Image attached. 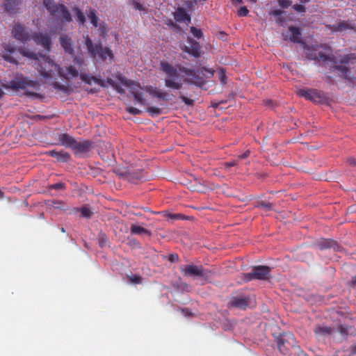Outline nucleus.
Returning a JSON list of instances; mask_svg holds the SVG:
<instances>
[{"label":"nucleus","instance_id":"obj_1","mask_svg":"<svg viewBox=\"0 0 356 356\" xmlns=\"http://www.w3.org/2000/svg\"><path fill=\"white\" fill-rule=\"evenodd\" d=\"M160 67L161 70L166 74L165 86L172 90H180L182 88L183 83L179 76V71L184 73L188 76L185 79L186 82L199 87H202L207 81L213 77L214 74V70L204 67L197 70H191L184 66H179L178 70L165 61H161Z\"/></svg>","mask_w":356,"mask_h":356},{"label":"nucleus","instance_id":"obj_2","mask_svg":"<svg viewBox=\"0 0 356 356\" xmlns=\"http://www.w3.org/2000/svg\"><path fill=\"white\" fill-rule=\"evenodd\" d=\"M20 52L24 56L35 59L34 65L36 70L44 78H52L53 73L57 72L58 73L59 65L56 64L53 60L49 56L44 55H39L38 57L35 53L20 49Z\"/></svg>","mask_w":356,"mask_h":356},{"label":"nucleus","instance_id":"obj_3","mask_svg":"<svg viewBox=\"0 0 356 356\" xmlns=\"http://www.w3.org/2000/svg\"><path fill=\"white\" fill-rule=\"evenodd\" d=\"M321 47L323 49L322 51L316 52V50L312 51L308 53L307 57L311 60H321L323 62L330 61L334 63H348L353 62L356 59V56L354 54H350L346 55L341 58H338L336 56L332 54V49L327 45H322Z\"/></svg>","mask_w":356,"mask_h":356},{"label":"nucleus","instance_id":"obj_4","mask_svg":"<svg viewBox=\"0 0 356 356\" xmlns=\"http://www.w3.org/2000/svg\"><path fill=\"white\" fill-rule=\"evenodd\" d=\"M85 45L93 58L98 57L102 60H106L107 58L111 60L113 58L114 56L110 48L104 47L101 44H94L88 36L86 38Z\"/></svg>","mask_w":356,"mask_h":356},{"label":"nucleus","instance_id":"obj_5","mask_svg":"<svg viewBox=\"0 0 356 356\" xmlns=\"http://www.w3.org/2000/svg\"><path fill=\"white\" fill-rule=\"evenodd\" d=\"M44 4L47 10L54 17L60 19L66 22L72 21L71 15L67 7L64 5L55 3L51 0H44Z\"/></svg>","mask_w":356,"mask_h":356},{"label":"nucleus","instance_id":"obj_6","mask_svg":"<svg viewBox=\"0 0 356 356\" xmlns=\"http://www.w3.org/2000/svg\"><path fill=\"white\" fill-rule=\"evenodd\" d=\"M277 344L280 353L284 355H289L291 349H299L296 338L290 332L280 334L277 338Z\"/></svg>","mask_w":356,"mask_h":356},{"label":"nucleus","instance_id":"obj_7","mask_svg":"<svg viewBox=\"0 0 356 356\" xmlns=\"http://www.w3.org/2000/svg\"><path fill=\"white\" fill-rule=\"evenodd\" d=\"M74 63H76L77 67H79L81 70V74L79 76L81 81L89 85H91L92 82L93 81L95 83L102 87H104V83L101 79H98L96 76H94L92 74H88L86 72L87 65L83 57L79 56H75Z\"/></svg>","mask_w":356,"mask_h":356},{"label":"nucleus","instance_id":"obj_8","mask_svg":"<svg viewBox=\"0 0 356 356\" xmlns=\"http://www.w3.org/2000/svg\"><path fill=\"white\" fill-rule=\"evenodd\" d=\"M181 271L185 276L194 277H201L204 280H209L211 277L212 272L204 268L202 265L189 264L181 268Z\"/></svg>","mask_w":356,"mask_h":356},{"label":"nucleus","instance_id":"obj_9","mask_svg":"<svg viewBox=\"0 0 356 356\" xmlns=\"http://www.w3.org/2000/svg\"><path fill=\"white\" fill-rule=\"evenodd\" d=\"M298 95L317 104L325 103L328 99L327 95L323 91L314 88L300 89L298 91Z\"/></svg>","mask_w":356,"mask_h":356},{"label":"nucleus","instance_id":"obj_10","mask_svg":"<svg viewBox=\"0 0 356 356\" xmlns=\"http://www.w3.org/2000/svg\"><path fill=\"white\" fill-rule=\"evenodd\" d=\"M40 86V84L37 81L29 80L26 78L21 77L16 78L12 80L9 83V87L12 89H22L26 90L27 92L31 95H35L34 92H31L29 90V88L38 90Z\"/></svg>","mask_w":356,"mask_h":356},{"label":"nucleus","instance_id":"obj_11","mask_svg":"<svg viewBox=\"0 0 356 356\" xmlns=\"http://www.w3.org/2000/svg\"><path fill=\"white\" fill-rule=\"evenodd\" d=\"M271 268L267 266H257L252 271L244 274L246 281L252 280H267L270 277Z\"/></svg>","mask_w":356,"mask_h":356},{"label":"nucleus","instance_id":"obj_12","mask_svg":"<svg viewBox=\"0 0 356 356\" xmlns=\"http://www.w3.org/2000/svg\"><path fill=\"white\" fill-rule=\"evenodd\" d=\"M122 83L127 86L135 100L140 105H146V100L143 98V88L140 85L129 79H122Z\"/></svg>","mask_w":356,"mask_h":356},{"label":"nucleus","instance_id":"obj_13","mask_svg":"<svg viewBox=\"0 0 356 356\" xmlns=\"http://www.w3.org/2000/svg\"><path fill=\"white\" fill-rule=\"evenodd\" d=\"M81 70L77 67L76 63H74V57L72 60V63L69 66L59 67L58 75L61 78L67 81H70L80 76Z\"/></svg>","mask_w":356,"mask_h":356},{"label":"nucleus","instance_id":"obj_14","mask_svg":"<svg viewBox=\"0 0 356 356\" xmlns=\"http://www.w3.org/2000/svg\"><path fill=\"white\" fill-rule=\"evenodd\" d=\"M313 246L320 250L332 249L334 251L341 252L342 247L334 240L331 238H321L313 243Z\"/></svg>","mask_w":356,"mask_h":356},{"label":"nucleus","instance_id":"obj_15","mask_svg":"<svg viewBox=\"0 0 356 356\" xmlns=\"http://www.w3.org/2000/svg\"><path fill=\"white\" fill-rule=\"evenodd\" d=\"M31 38L39 45L43 47L47 51H49L51 46V38L41 33H35L31 35Z\"/></svg>","mask_w":356,"mask_h":356},{"label":"nucleus","instance_id":"obj_16","mask_svg":"<svg viewBox=\"0 0 356 356\" xmlns=\"http://www.w3.org/2000/svg\"><path fill=\"white\" fill-rule=\"evenodd\" d=\"M12 33L16 40L22 42H26L30 40L29 32L26 31L25 27L20 24H15L12 31Z\"/></svg>","mask_w":356,"mask_h":356},{"label":"nucleus","instance_id":"obj_17","mask_svg":"<svg viewBox=\"0 0 356 356\" xmlns=\"http://www.w3.org/2000/svg\"><path fill=\"white\" fill-rule=\"evenodd\" d=\"M92 147V143L90 140L77 141L76 140L72 150L75 154H86L90 151Z\"/></svg>","mask_w":356,"mask_h":356},{"label":"nucleus","instance_id":"obj_18","mask_svg":"<svg viewBox=\"0 0 356 356\" xmlns=\"http://www.w3.org/2000/svg\"><path fill=\"white\" fill-rule=\"evenodd\" d=\"M188 42L189 46H185L184 49V51L195 58H199L200 56L201 49L200 43L191 38L188 39Z\"/></svg>","mask_w":356,"mask_h":356},{"label":"nucleus","instance_id":"obj_19","mask_svg":"<svg viewBox=\"0 0 356 356\" xmlns=\"http://www.w3.org/2000/svg\"><path fill=\"white\" fill-rule=\"evenodd\" d=\"M249 304V298L245 297H232L229 302V307L245 309Z\"/></svg>","mask_w":356,"mask_h":356},{"label":"nucleus","instance_id":"obj_20","mask_svg":"<svg viewBox=\"0 0 356 356\" xmlns=\"http://www.w3.org/2000/svg\"><path fill=\"white\" fill-rule=\"evenodd\" d=\"M46 154L52 157H54L59 162L65 163L70 160L71 156L70 154L64 151H56V150H50L46 152Z\"/></svg>","mask_w":356,"mask_h":356},{"label":"nucleus","instance_id":"obj_21","mask_svg":"<svg viewBox=\"0 0 356 356\" xmlns=\"http://www.w3.org/2000/svg\"><path fill=\"white\" fill-rule=\"evenodd\" d=\"M59 42L60 46L64 49L66 53H68L70 55L74 54V48L72 47V38L67 35H62L59 38Z\"/></svg>","mask_w":356,"mask_h":356},{"label":"nucleus","instance_id":"obj_22","mask_svg":"<svg viewBox=\"0 0 356 356\" xmlns=\"http://www.w3.org/2000/svg\"><path fill=\"white\" fill-rule=\"evenodd\" d=\"M58 143L65 147L72 149L76 139L67 134H61L58 136Z\"/></svg>","mask_w":356,"mask_h":356},{"label":"nucleus","instance_id":"obj_23","mask_svg":"<svg viewBox=\"0 0 356 356\" xmlns=\"http://www.w3.org/2000/svg\"><path fill=\"white\" fill-rule=\"evenodd\" d=\"M174 18L177 22H191V16L186 13L183 8H178L173 14Z\"/></svg>","mask_w":356,"mask_h":356},{"label":"nucleus","instance_id":"obj_24","mask_svg":"<svg viewBox=\"0 0 356 356\" xmlns=\"http://www.w3.org/2000/svg\"><path fill=\"white\" fill-rule=\"evenodd\" d=\"M288 33L289 35H286V37L289 38V40L295 43L301 42V32L299 28L291 26L289 27Z\"/></svg>","mask_w":356,"mask_h":356},{"label":"nucleus","instance_id":"obj_25","mask_svg":"<svg viewBox=\"0 0 356 356\" xmlns=\"http://www.w3.org/2000/svg\"><path fill=\"white\" fill-rule=\"evenodd\" d=\"M19 4V0H5L3 3L6 11L10 14L17 13Z\"/></svg>","mask_w":356,"mask_h":356},{"label":"nucleus","instance_id":"obj_26","mask_svg":"<svg viewBox=\"0 0 356 356\" xmlns=\"http://www.w3.org/2000/svg\"><path fill=\"white\" fill-rule=\"evenodd\" d=\"M15 51V47L10 44H6L3 46V51L2 54V57L5 60L8 62L15 63H16L15 60L10 56L11 54L14 53Z\"/></svg>","mask_w":356,"mask_h":356},{"label":"nucleus","instance_id":"obj_27","mask_svg":"<svg viewBox=\"0 0 356 356\" xmlns=\"http://www.w3.org/2000/svg\"><path fill=\"white\" fill-rule=\"evenodd\" d=\"M353 29V26L346 21H340L337 24L330 26V29L333 32H343Z\"/></svg>","mask_w":356,"mask_h":356},{"label":"nucleus","instance_id":"obj_28","mask_svg":"<svg viewBox=\"0 0 356 356\" xmlns=\"http://www.w3.org/2000/svg\"><path fill=\"white\" fill-rule=\"evenodd\" d=\"M314 332L316 334L325 336L331 334L332 330L329 326L318 325L315 327Z\"/></svg>","mask_w":356,"mask_h":356},{"label":"nucleus","instance_id":"obj_29","mask_svg":"<svg viewBox=\"0 0 356 356\" xmlns=\"http://www.w3.org/2000/svg\"><path fill=\"white\" fill-rule=\"evenodd\" d=\"M131 232L134 234H138V235H142V234H148V235H150V232L146 229L145 228L141 227V226H139V225H132L131 226Z\"/></svg>","mask_w":356,"mask_h":356},{"label":"nucleus","instance_id":"obj_30","mask_svg":"<svg viewBox=\"0 0 356 356\" xmlns=\"http://www.w3.org/2000/svg\"><path fill=\"white\" fill-rule=\"evenodd\" d=\"M88 17L90 19L93 26L97 27L98 25L99 18L96 15V11L93 9H91L88 14Z\"/></svg>","mask_w":356,"mask_h":356},{"label":"nucleus","instance_id":"obj_31","mask_svg":"<svg viewBox=\"0 0 356 356\" xmlns=\"http://www.w3.org/2000/svg\"><path fill=\"white\" fill-rule=\"evenodd\" d=\"M147 111L151 115L152 117L158 116L163 113L162 108L154 106L147 108Z\"/></svg>","mask_w":356,"mask_h":356},{"label":"nucleus","instance_id":"obj_32","mask_svg":"<svg viewBox=\"0 0 356 356\" xmlns=\"http://www.w3.org/2000/svg\"><path fill=\"white\" fill-rule=\"evenodd\" d=\"M75 13L76 15V20L79 23L83 25L86 22V17L84 13L79 8L75 9Z\"/></svg>","mask_w":356,"mask_h":356},{"label":"nucleus","instance_id":"obj_33","mask_svg":"<svg viewBox=\"0 0 356 356\" xmlns=\"http://www.w3.org/2000/svg\"><path fill=\"white\" fill-rule=\"evenodd\" d=\"M336 69H337L341 73V76L346 79L350 80V78L348 76V69L345 66H335Z\"/></svg>","mask_w":356,"mask_h":356},{"label":"nucleus","instance_id":"obj_34","mask_svg":"<svg viewBox=\"0 0 356 356\" xmlns=\"http://www.w3.org/2000/svg\"><path fill=\"white\" fill-rule=\"evenodd\" d=\"M80 212L82 217L90 218L92 215V212L86 207H83L80 209H77Z\"/></svg>","mask_w":356,"mask_h":356},{"label":"nucleus","instance_id":"obj_35","mask_svg":"<svg viewBox=\"0 0 356 356\" xmlns=\"http://www.w3.org/2000/svg\"><path fill=\"white\" fill-rule=\"evenodd\" d=\"M65 184L63 182H60V183H56V184H50L49 186H48V188L49 190H64L65 189Z\"/></svg>","mask_w":356,"mask_h":356},{"label":"nucleus","instance_id":"obj_36","mask_svg":"<svg viewBox=\"0 0 356 356\" xmlns=\"http://www.w3.org/2000/svg\"><path fill=\"white\" fill-rule=\"evenodd\" d=\"M190 29L191 33L193 35L195 38L200 39L202 37L203 33L201 29H197L195 26H191Z\"/></svg>","mask_w":356,"mask_h":356},{"label":"nucleus","instance_id":"obj_37","mask_svg":"<svg viewBox=\"0 0 356 356\" xmlns=\"http://www.w3.org/2000/svg\"><path fill=\"white\" fill-rule=\"evenodd\" d=\"M131 282L140 284L142 283V277L139 275H132L128 277Z\"/></svg>","mask_w":356,"mask_h":356},{"label":"nucleus","instance_id":"obj_38","mask_svg":"<svg viewBox=\"0 0 356 356\" xmlns=\"http://www.w3.org/2000/svg\"><path fill=\"white\" fill-rule=\"evenodd\" d=\"M149 94L152 96H155L157 98L160 99L161 96L162 91L156 88H152V87L147 90Z\"/></svg>","mask_w":356,"mask_h":356},{"label":"nucleus","instance_id":"obj_39","mask_svg":"<svg viewBox=\"0 0 356 356\" xmlns=\"http://www.w3.org/2000/svg\"><path fill=\"white\" fill-rule=\"evenodd\" d=\"M259 207L264 208L266 211H270L273 209V204L270 202H261Z\"/></svg>","mask_w":356,"mask_h":356},{"label":"nucleus","instance_id":"obj_40","mask_svg":"<svg viewBox=\"0 0 356 356\" xmlns=\"http://www.w3.org/2000/svg\"><path fill=\"white\" fill-rule=\"evenodd\" d=\"M126 111L134 115H140L142 113L140 110L132 106L127 107L126 108Z\"/></svg>","mask_w":356,"mask_h":356},{"label":"nucleus","instance_id":"obj_41","mask_svg":"<svg viewBox=\"0 0 356 356\" xmlns=\"http://www.w3.org/2000/svg\"><path fill=\"white\" fill-rule=\"evenodd\" d=\"M278 3L282 8H287L291 5L292 2L290 0H278Z\"/></svg>","mask_w":356,"mask_h":356},{"label":"nucleus","instance_id":"obj_42","mask_svg":"<svg viewBox=\"0 0 356 356\" xmlns=\"http://www.w3.org/2000/svg\"><path fill=\"white\" fill-rule=\"evenodd\" d=\"M249 13V10L247 8L246 6H242L240 8V9L238 10V15L240 16V17H245L248 15Z\"/></svg>","mask_w":356,"mask_h":356},{"label":"nucleus","instance_id":"obj_43","mask_svg":"<svg viewBox=\"0 0 356 356\" xmlns=\"http://www.w3.org/2000/svg\"><path fill=\"white\" fill-rule=\"evenodd\" d=\"M132 5L136 10H138L140 11L145 10V7L140 3L137 1L136 0H134L132 1Z\"/></svg>","mask_w":356,"mask_h":356},{"label":"nucleus","instance_id":"obj_44","mask_svg":"<svg viewBox=\"0 0 356 356\" xmlns=\"http://www.w3.org/2000/svg\"><path fill=\"white\" fill-rule=\"evenodd\" d=\"M179 98L181 99L183 102H184L186 105L188 106H193L194 101L193 99H191L184 95H180Z\"/></svg>","mask_w":356,"mask_h":356},{"label":"nucleus","instance_id":"obj_45","mask_svg":"<svg viewBox=\"0 0 356 356\" xmlns=\"http://www.w3.org/2000/svg\"><path fill=\"white\" fill-rule=\"evenodd\" d=\"M220 80L222 84H225L227 83L226 79L227 76L225 75V71L223 69H221L219 72Z\"/></svg>","mask_w":356,"mask_h":356},{"label":"nucleus","instance_id":"obj_46","mask_svg":"<svg viewBox=\"0 0 356 356\" xmlns=\"http://www.w3.org/2000/svg\"><path fill=\"white\" fill-rule=\"evenodd\" d=\"M293 9L295 10L296 11L300 12V13L305 11V6L301 5V4H295V5H293Z\"/></svg>","mask_w":356,"mask_h":356},{"label":"nucleus","instance_id":"obj_47","mask_svg":"<svg viewBox=\"0 0 356 356\" xmlns=\"http://www.w3.org/2000/svg\"><path fill=\"white\" fill-rule=\"evenodd\" d=\"M168 260L172 263L177 262L179 261V256L177 254H170L168 256Z\"/></svg>","mask_w":356,"mask_h":356},{"label":"nucleus","instance_id":"obj_48","mask_svg":"<svg viewBox=\"0 0 356 356\" xmlns=\"http://www.w3.org/2000/svg\"><path fill=\"white\" fill-rule=\"evenodd\" d=\"M160 99H163V100H164L165 102H168L170 99V95L168 92H163L162 91L161 96Z\"/></svg>","mask_w":356,"mask_h":356},{"label":"nucleus","instance_id":"obj_49","mask_svg":"<svg viewBox=\"0 0 356 356\" xmlns=\"http://www.w3.org/2000/svg\"><path fill=\"white\" fill-rule=\"evenodd\" d=\"M53 86L57 90H65V87L64 86L60 85L59 83H58L56 81L54 82Z\"/></svg>","mask_w":356,"mask_h":356},{"label":"nucleus","instance_id":"obj_50","mask_svg":"<svg viewBox=\"0 0 356 356\" xmlns=\"http://www.w3.org/2000/svg\"><path fill=\"white\" fill-rule=\"evenodd\" d=\"M181 311L185 316H191L193 315L192 312H190L188 309H186V308L181 309Z\"/></svg>","mask_w":356,"mask_h":356},{"label":"nucleus","instance_id":"obj_51","mask_svg":"<svg viewBox=\"0 0 356 356\" xmlns=\"http://www.w3.org/2000/svg\"><path fill=\"white\" fill-rule=\"evenodd\" d=\"M338 330L340 332V333L343 335H346L348 333L347 329L341 325L339 326Z\"/></svg>","mask_w":356,"mask_h":356},{"label":"nucleus","instance_id":"obj_52","mask_svg":"<svg viewBox=\"0 0 356 356\" xmlns=\"http://www.w3.org/2000/svg\"><path fill=\"white\" fill-rule=\"evenodd\" d=\"M114 89H115V90L120 93V94H124L125 93V90L123 89L119 85H116V86L114 88Z\"/></svg>","mask_w":356,"mask_h":356},{"label":"nucleus","instance_id":"obj_53","mask_svg":"<svg viewBox=\"0 0 356 356\" xmlns=\"http://www.w3.org/2000/svg\"><path fill=\"white\" fill-rule=\"evenodd\" d=\"M236 164H237L236 162L233 161H230V162H226V163H225L224 165H225V168H229L230 167L236 165Z\"/></svg>","mask_w":356,"mask_h":356},{"label":"nucleus","instance_id":"obj_54","mask_svg":"<svg viewBox=\"0 0 356 356\" xmlns=\"http://www.w3.org/2000/svg\"><path fill=\"white\" fill-rule=\"evenodd\" d=\"M348 163L353 166H356V159L352 157L349 158L348 159Z\"/></svg>","mask_w":356,"mask_h":356},{"label":"nucleus","instance_id":"obj_55","mask_svg":"<svg viewBox=\"0 0 356 356\" xmlns=\"http://www.w3.org/2000/svg\"><path fill=\"white\" fill-rule=\"evenodd\" d=\"M106 82L112 86L113 88L116 86V83L112 79H108L106 80Z\"/></svg>","mask_w":356,"mask_h":356},{"label":"nucleus","instance_id":"obj_56","mask_svg":"<svg viewBox=\"0 0 356 356\" xmlns=\"http://www.w3.org/2000/svg\"><path fill=\"white\" fill-rule=\"evenodd\" d=\"M249 155H250V151L248 150L245 153H243V154L239 155L238 158L240 159H244L247 158Z\"/></svg>","mask_w":356,"mask_h":356},{"label":"nucleus","instance_id":"obj_57","mask_svg":"<svg viewBox=\"0 0 356 356\" xmlns=\"http://www.w3.org/2000/svg\"><path fill=\"white\" fill-rule=\"evenodd\" d=\"M351 284L353 287H356V275L352 277Z\"/></svg>","mask_w":356,"mask_h":356},{"label":"nucleus","instance_id":"obj_58","mask_svg":"<svg viewBox=\"0 0 356 356\" xmlns=\"http://www.w3.org/2000/svg\"><path fill=\"white\" fill-rule=\"evenodd\" d=\"M230 1L234 5L241 4L243 2V0H230Z\"/></svg>","mask_w":356,"mask_h":356},{"label":"nucleus","instance_id":"obj_59","mask_svg":"<svg viewBox=\"0 0 356 356\" xmlns=\"http://www.w3.org/2000/svg\"><path fill=\"white\" fill-rule=\"evenodd\" d=\"M4 94L5 92H3V90L1 88H0V98L3 97Z\"/></svg>","mask_w":356,"mask_h":356},{"label":"nucleus","instance_id":"obj_60","mask_svg":"<svg viewBox=\"0 0 356 356\" xmlns=\"http://www.w3.org/2000/svg\"><path fill=\"white\" fill-rule=\"evenodd\" d=\"M281 13H282V11H280V10H275V11H274V15H280Z\"/></svg>","mask_w":356,"mask_h":356},{"label":"nucleus","instance_id":"obj_61","mask_svg":"<svg viewBox=\"0 0 356 356\" xmlns=\"http://www.w3.org/2000/svg\"><path fill=\"white\" fill-rule=\"evenodd\" d=\"M310 0H300V3H307L309 2Z\"/></svg>","mask_w":356,"mask_h":356},{"label":"nucleus","instance_id":"obj_62","mask_svg":"<svg viewBox=\"0 0 356 356\" xmlns=\"http://www.w3.org/2000/svg\"><path fill=\"white\" fill-rule=\"evenodd\" d=\"M3 196H4V193H3V192H2V191L0 190V198H1H1H3Z\"/></svg>","mask_w":356,"mask_h":356},{"label":"nucleus","instance_id":"obj_63","mask_svg":"<svg viewBox=\"0 0 356 356\" xmlns=\"http://www.w3.org/2000/svg\"><path fill=\"white\" fill-rule=\"evenodd\" d=\"M352 349H353V352L354 353H356V345H355V346H353V347H352Z\"/></svg>","mask_w":356,"mask_h":356},{"label":"nucleus","instance_id":"obj_64","mask_svg":"<svg viewBox=\"0 0 356 356\" xmlns=\"http://www.w3.org/2000/svg\"><path fill=\"white\" fill-rule=\"evenodd\" d=\"M38 118L39 119H43V118H45L46 117L42 116V115H38Z\"/></svg>","mask_w":356,"mask_h":356}]
</instances>
